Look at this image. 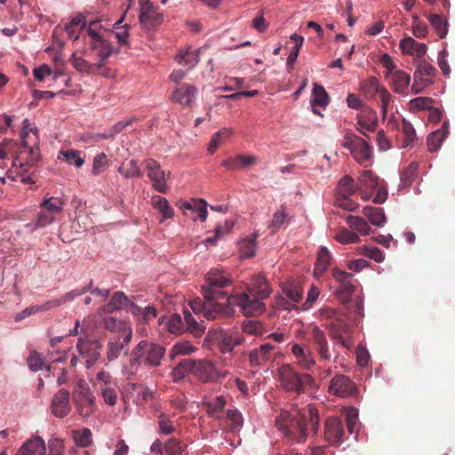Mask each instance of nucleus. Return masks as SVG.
<instances>
[{
    "label": "nucleus",
    "mask_w": 455,
    "mask_h": 455,
    "mask_svg": "<svg viewBox=\"0 0 455 455\" xmlns=\"http://www.w3.org/2000/svg\"><path fill=\"white\" fill-rule=\"evenodd\" d=\"M377 116L374 112L367 111L358 116L357 131L366 136L368 132L375 130L377 125Z\"/></svg>",
    "instance_id": "28"
},
{
    "label": "nucleus",
    "mask_w": 455,
    "mask_h": 455,
    "mask_svg": "<svg viewBox=\"0 0 455 455\" xmlns=\"http://www.w3.org/2000/svg\"><path fill=\"white\" fill-rule=\"evenodd\" d=\"M433 104V100L428 97H418L409 101L410 110L416 112L430 108Z\"/></svg>",
    "instance_id": "63"
},
{
    "label": "nucleus",
    "mask_w": 455,
    "mask_h": 455,
    "mask_svg": "<svg viewBox=\"0 0 455 455\" xmlns=\"http://www.w3.org/2000/svg\"><path fill=\"white\" fill-rule=\"evenodd\" d=\"M247 292L231 295L228 303L235 304L244 315H259L266 307L263 299L269 297L271 289L264 275L259 274L253 276L246 284Z\"/></svg>",
    "instance_id": "3"
},
{
    "label": "nucleus",
    "mask_w": 455,
    "mask_h": 455,
    "mask_svg": "<svg viewBox=\"0 0 455 455\" xmlns=\"http://www.w3.org/2000/svg\"><path fill=\"white\" fill-rule=\"evenodd\" d=\"M257 162V158L252 155H239L235 157H230L222 162V166L227 170L235 171L245 167H249L251 165L255 164Z\"/></svg>",
    "instance_id": "27"
},
{
    "label": "nucleus",
    "mask_w": 455,
    "mask_h": 455,
    "mask_svg": "<svg viewBox=\"0 0 455 455\" xmlns=\"http://www.w3.org/2000/svg\"><path fill=\"white\" fill-rule=\"evenodd\" d=\"M234 227V222L231 220H226L223 225H219L215 228V235L213 237H208L204 240L205 246H212L225 234H228Z\"/></svg>",
    "instance_id": "50"
},
{
    "label": "nucleus",
    "mask_w": 455,
    "mask_h": 455,
    "mask_svg": "<svg viewBox=\"0 0 455 455\" xmlns=\"http://www.w3.org/2000/svg\"><path fill=\"white\" fill-rule=\"evenodd\" d=\"M147 176L152 183V188L159 193H166L168 190L167 180L171 173L166 172L154 159H148L144 163Z\"/></svg>",
    "instance_id": "11"
},
{
    "label": "nucleus",
    "mask_w": 455,
    "mask_h": 455,
    "mask_svg": "<svg viewBox=\"0 0 455 455\" xmlns=\"http://www.w3.org/2000/svg\"><path fill=\"white\" fill-rule=\"evenodd\" d=\"M358 180L362 188H377L379 187V178L370 170H365L360 174Z\"/></svg>",
    "instance_id": "55"
},
{
    "label": "nucleus",
    "mask_w": 455,
    "mask_h": 455,
    "mask_svg": "<svg viewBox=\"0 0 455 455\" xmlns=\"http://www.w3.org/2000/svg\"><path fill=\"white\" fill-rule=\"evenodd\" d=\"M311 337L320 359L330 361L331 354L324 331L318 326H314L311 331Z\"/></svg>",
    "instance_id": "18"
},
{
    "label": "nucleus",
    "mask_w": 455,
    "mask_h": 455,
    "mask_svg": "<svg viewBox=\"0 0 455 455\" xmlns=\"http://www.w3.org/2000/svg\"><path fill=\"white\" fill-rule=\"evenodd\" d=\"M318 411L311 404L303 408L293 406L291 411L282 410L276 417L275 425L289 439L299 443L318 428Z\"/></svg>",
    "instance_id": "2"
},
{
    "label": "nucleus",
    "mask_w": 455,
    "mask_h": 455,
    "mask_svg": "<svg viewBox=\"0 0 455 455\" xmlns=\"http://www.w3.org/2000/svg\"><path fill=\"white\" fill-rule=\"evenodd\" d=\"M233 132L231 129L224 127L220 131L214 133L210 140L209 146H208V152L210 154H213L215 150L218 148V147L221 143L222 138H228L232 135Z\"/></svg>",
    "instance_id": "54"
},
{
    "label": "nucleus",
    "mask_w": 455,
    "mask_h": 455,
    "mask_svg": "<svg viewBox=\"0 0 455 455\" xmlns=\"http://www.w3.org/2000/svg\"><path fill=\"white\" fill-rule=\"evenodd\" d=\"M85 26L86 21L84 16L78 14L73 17L71 20L64 26L63 29L70 39L76 41L79 39L81 30L85 28Z\"/></svg>",
    "instance_id": "31"
},
{
    "label": "nucleus",
    "mask_w": 455,
    "mask_h": 455,
    "mask_svg": "<svg viewBox=\"0 0 455 455\" xmlns=\"http://www.w3.org/2000/svg\"><path fill=\"white\" fill-rule=\"evenodd\" d=\"M256 235H252L239 242V249L243 258H251L255 255Z\"/></svg>",
    "instance_id": "51"
},
{
    "label": "nucleus",
    "mask_w": 455,
    "mask_h": 455,
    "mask_svg": "<svg viewBox=\"0 0 455 455\" xmlns=\"http://www.w3.org/2000/svg\"><path fill=\"white\" fill-rule=\"evenodd\" d=\"M344 414L347 420V427L350 434L357 435L359 431L358 423V411L355 408L350 407L344 410Z\"/></svg>",
    "instance_id": "48"
},
{
    "label": "nucleus",
    "mask_w": 455,
    "mask_h": 455,
    "mask_svg": "<svg viewBox=\"0 0 455 455\" xmlns=\"http://www.w3.org/2000/svg\"><path fill=\"white\" fill-rule=\"evenodd\" d=\"M166 325L168 331L172 334L179 335L185 331V325L180 315H172L169 318Z\"/></svg>",
    "instance_id": "58"
},
{
    "label": "nucleus",
    "mask_w": 455,
    "mask_h": 455,
    "mask_svg": "<svg viewBox=\"0 0 455 455\" xmlns=\"http://www.w3.org/2000/svg\"><path fill=\"white\" fill-rule=\"evenodd\" d=\"M402 132L405 138L403 147H411L416 140V132L413 125L410 122L403 120L402 123Z\"/></svg>",
    "instance_id": "64"
},
{
    "label": "nucleus",
    "mask_w": 455,
    "mask_h": 455,
    "mask_svg": "<svg viewBox=\"0 0 455 455\" xmlns=\"http://www.w3.org/2000/svg\"><path fill=\"white\" fill-rule=\"evenodd\" d=\"M114 32L108 31L103 28L100 21L94 20L89 23L87 28V36L90 38L89 45L92 54L97 60V66L101 68L105 66L108 58L117 53L118 50L110 42L108 36Z\"/></svg>",
    "instance_id": "5"
},
{
    "label": "nucleus",
    "mask_w": 455,
    "mask_h": 455,
    "mask_svg": "<svg viewBox=\"0 0 455 455\" xmlns=\"http://www.w3.org/2000/svg\"><path fill=\"white\" fill-rule=\"evenodd\" d=\"M276 378L286 391L300 394L315 388V381L311 375L299 372L291 364L279 367Z\"/></svg>",
    "instance_id": "6"
},
{
    "label": "nucleus",
    "mask_w": 455,
    "mask_h": 455,
    "mask_svg": "<svg viewBox=\"0 0 455 455\" xmlns=\"http://www.w3.org/2000/svg\"><path fill=\"white\" fill-rule=\"evenodd\" d=\"M163 20V13L159 12L154 5L148 7L147 12H144V10L140 11V21L146 28H150L158 26Z\"/></svg>",
    "instance_id": "32"
},
{
    "label": "nucleus",
    "mask_w": 455,
    "mask_h": 455,
    "mask_svg": "<svg viewBox=\"0 0 455 455\" xmlns=\"http://www.w3.org/2000/svg\"><path fill=\"white\" fill-rule=\"evenodd\" d=\"M23 127L20 132L21 144L18 146L12 140H5L0 146V159L6 158L13 153H28L29 155V162L35 163L39 159V137L37 129L33 127L28 119H24Z\"/></svg>",
    "instance_id": "4"
},
{
    "label": "nucleus",
    "mask_w": 455,
    "mask_h": 455,
    "mask_svg": "<svg viewBox=\"0 0 455 455\" xmlns=\"http://www.w3.org/2000/svg\"><path fill=\"white\" fill-rule=\"evenodd\" d=\"M69 393L66 389H60L52 400V413L57 418L66 417L71 411Z\"/></svg>",
    "instance_id": "17"
},
{
    "label": "nucleus",
    "mask_w": 455,
    "mask_h": 455,
    "mask_svg": "<svg viewBox=\"0 0 455 455\" xmlns=\"http://www.w3.org/2000/svg\"><path fill=\"white\" fill-rule=\"evenodd\" d=\"M414 73L432 78L436 75V69L433 65L421 58L416 61V70Z\"/></svg>",
    "instance_id": "60"
},
{
    "label": "nucleus",
    "mask_w": 455,
    "mask_h": 455,
    "mask_svg": "<svg viewBox=\"0 0 455 455\" xmlns=\"http://www.w3.org/2000/svg\"><path fill=\"white\" fill-rule=\"evenodd\" d=\"M100 324L106 330L117 334V337L122 338L125 344L130 343L132 338V330L126 321L115 316H106L100 319Z\"/></svg>",
    "instance_id": "12"
},
{
    "label": "nucleus",
    "mask_w": 455,
    "mask_h": 455,
    "mask_svg": "<svg viewBox=\"0 0 455 455\" xmlns=\"http://www.w3.org/2000/svg\"><path fill=\"white\" fill-rule=\"evenodd\" d=\"M179 366H181V369L184 370L186 375L189 372H197V371L201 369H206L208 363L206 362H195L192 359H183L179 363Z\"/></svg>",
    "instance_id": "62"
},
{
    "label": "nucleus",
    "mask_w": 455,
    "mask_h": 455,
    "mask_svg": "<svg viewBox=\"0 0 455 455\" xmlns=\"http://www.w3.org/2000/svg\"><path fill=\"white\" fill-rule=\"evenodd\" d=\"M151 202L152 205L162 213L163 219H170L173 216V210L164 197L155 196Z\"/></svg>",
    "instance_id": "46"
},
{
    "label": "nucleus",
    "mask_w": 455,
    "mask_h": 455,
    "mask_svg": "<svg viewBox=\"0 0 455 455\" xmlns=\"http://www.w3.org/2000/svg\"><path fill=\"white\" fill-rule=\"evenodd\" d=\"M355 390L354 384L345 375H336L330 383L329 391L331 394L346 397L353 394Z\"/></svg>",
    "instance_id": "20"
},
{
    "label": "nucleus",
    "mask_w": 455,
    "mask_h": 455,
    "mask_svg": "<svg viewBox=\"0 0 455 455\" xmlns=\"http://www.w3.org/2000/svg\"><path fill=\"white\" fill-rule=\"evenodd\" d=\"M329 103V96L325 89L315 83L312 91L311 106H319L325 108Z\"/></svg>",
    "instance_id": "44"
},
{
    "label": "nucleus",
    "mask_w": 455,
    "mask_h": 455,
    "mask_svg": "<svg viewBox=\"0 0 455 455\" xmlns=\"http://www.w3.org/2000/svg\"><path fill=\"white\" fill-rule=\"evenodd\" d=\"M117 172L124 179L140 178L142 175V172L138 165V162L135 159L123 162Z\"/></svg>",
    "instance_id": "36"
},
{
    "label": "nucleus",
    "mask_w": 455,
    "mask_h": 455,
    "mask_svg": "<svg viewBox=\"0 0 455 455\" xmlns=\"http://www.w3.org/2000/svg\"><path fill=\"white\" fill-rule=\"evenodd\" d=\"M428 21L441 38H444L448 33V21L439 14L428 16Z\"/></svg>",
    "instance_id": "49"
},
{
    "label": "nucleus",
    "mask_w": 455,
    "mask_h": 455,
    "mask_svg": "<svg viewBox=\"0 0 455 455\" xmlns=\"http://www.w3.org/2000/svg\"><path fill=\"white\" fill-rule=\"evenodd\" d=\"M41 208L56 215L62 212L63 202L58 197H51L44 200L41 204Z\"/></svg>",
    "instance_id": "59"
},
{
    "label": "nucleus",
    "mask_w": 455,
    "mask_h": 455,
    "mask_svg": "<svg viewBox=\"0 0 455 455\" xmlns=\"http://www.w3.org/2000/svg\"><path fill=\"white\" fill-rule=\"evenodd\" d=\"M331 253L324 246L321 247L315 262L314 275L315 277H320L322 274L327 269L331 263Z\"/></svg>",
    "instance_id": "38"
},
{
    "label": "nucleus",
    "mask_w": 455,
    "mask_h": 455,
    "mask_svg": "<svg viewBox=\"0 0 455 455\" xmlns=\"http://www.w3.org/2000/svg\"><path fill=\"white\" fill-rule=\"evenodd\" d=\"M102 346L97 340L78 339L76 349L79 355L85 359L87 368H91L100 358Z\"/></svg>",
    "instance_id": "14"
},
{
    "label": "nucleus",
    "mask_w": 455,
    "mask_h": 455,
    "mask_svg": "<svg viewBox=\"0 0 455 455\" xmlns=\"http://www.w3.org/2000/svg\"><path fill=\"white\" fill-rule=\"evenodd\" d=\"M434 84L432 78L427 77L425 76L419 75L417 73L413 74V84L411 85V92L415 94L421 92L425 88Z\"/></svg>",
    "instance_id": "57"
},
{
    "label": "nucleus",
    "mask_w": 455,
    "mask_h": 455,
    "mask_svg": "<svg viewBox=\"0 0 455 455\" xmlns=\"http://www.w3.org/2000/svg\"><path fill=\"white\" fill-rule=\"evenodd\" d=\"M225 403L226 401L222 395L216 396L212 400H204V402L207 414L216 419H222L225 416V412H223Z\"/></svg>",
    "instance_id": "34"
},
{
    "label": "nucleus",
    "mask_w": 455,
    "mask_h": 455,
    "mask_svg": "<svg viewBox=\"0 0 455 455\" xmlns=\"http://www.w3.org/2000/svg\"><path fill=\"white\" fill-rule=\"evenodd\" d=\"M230 283V277L227 273L220 269H212L205 276V284L202 286L204 300L197 299L189 303L193 312L198 315H202L207 320L232 316L235 304L228 303V298L224 304L219 301L226 297V293L220 289Z\"/></svg>",
    "instance_id": "1"
},
{
    "label": "nucleus",
    "mask_w": 455,
    "mask_h": 455,
    "mask_svg": "<svg viewBox=\"0 0 455 455\" xmlns=\"http://www.w3.org/2000/svg\"><path fill=\"white\" fill-rule=\"evenodd\" d=\"M130 304H134L123 291H116L109 302L99 308V315L110 314L126 308L130 311Z\"/></svg>",
    "instance_id": "19"
},
{
    "label": "nucleus",
    "mask_w": 455,
    "mask_h": 455,
    "mask_svg": "<svg viewBox=\"0 0 455 455\" xmlns=\"http://www.w3.org/2000/svg\"><path fill=\"white\" fill-rule=\"evenodd\" d=\"M46 446L44 439L35 436L27 440L17 451V455H45Z\"/></svg>",
    "instance_id": "23"
},
{
    "label": "nucleus",
    "mask_w": 455,
    "mask_h": 455,
    "mask_svg": "<svg viewBox=\"0 0 455 455\" xmlns=\"http://www.w3.org/2000/svg\"><path fill=\"white\" fill-rule=\"evenodd\" d=\"M184 319L187 324L185 330L191 332L196 337L203 335L205 327L202 323H199L189 311H184Z\"/></svg>",
    "instance_id": "45"
},
{
    "label": "nucleus",
    "mask_w": 455,
    "mask_h": 455,
    "mask_svg": "<svg viewBox=\"0 0 455 455\" xmlns=\"http://www.w3.org/2000/svg\"><path fill=\"white\" fill-rule=\"evenodd\" d=\"M130 312L142 323H148L157 316V309L152 306L140 307L135 303L130 304Z\"/></svg>",
    "instance_id": "29"
},
{
    "label": "nucleus",
    "mask_w": 455,
    "mask_h": 455,
    "mask_svg": "<svg viewBox=\"0 0 455 455\" xmlns=\"http://www.w3.org/2000/svg\"><path fill=\"white\" fill-rule=\"evenodd\" d=\"M344 429L342 422L338 418H330L325 422L324 435L325 439L332 444H340Z\"/></svg>",
    "instance_id": "22"
},
{
    "label": "nucleus",
    "mask_w": 455,
    "mask_h": 455,
    "mask_svg": "<svg viewBox=\"0 0 455 455\" xmlns=\"http://www.w3.org/2000/svg\"><path fill=\"white\" fill-rule=\"evenodd\" d=\"M332 275L339 283L335 291L336 297L339 300L347 302L355 291V284L352 282L353 275L343 270L333 269Z\"/></svg>",
    "instance_id": "13"
},
{
    "label": "nucleus",
    "mask_w": 455,
    "mask_h": 455,
    "mask_svg": "<svg viewBox=\"0 0 455 455\" xmlns=\"http://www.w3.org/2000/svg\"><path fill=\"white\" fill-rule=\"evenodd\" d=\"M226 419L230 422V430L238 432L243 425L242 414L237 409H229L225 412Z\"/></svg>",
    "instance_id": "52"
},
{
    "label": "nucleus",
    "mask_w": 455,
    "mask_h": 455,
    "mask_svg": "<svg viewBox=\"0 0 455 455\" xmlns=\"http://www.w3.org/2000/svg\"><path fill=\"white\" fill-rule=\"evenodd\" d=\"M220 352L223 355V364L225 366H234L232 357L233 350L235 347L244 344L245 339L242 333L235 331L220 330L216 333V338Z\"/></svg>",
    "instance_id": "8"
},
{
    "label": "nucleus",
    "mask_w": 455,
    "mask_h": 455,
    "mask_svg": "<svg viewBox=\"0 0 455 455\" xmlns=\"http://www.w3.org/2000/svg\"><path fill=\"white\" fill-rule=\"evenodd\" d=\"M72 400L78 414L89 418L96 411L95 396L84 380L78 381L72 393Z\"/></svg>",
    "instance_id": "7"
},
{
    "label": "nucleus",
    "mask_w": 455,
    "mask_h": 455,
    "mask_svg": "<svg viewBox=\"0 0 455 455\" xmlns=\"http://www.w3.org/2000/svg\"><path fill=\"white\" fill-rule=\"evenodd\" d=\"M69 60L73 68L81 73L95 74L101 68L97 66V62L92 63L83 57H78L76 53H73Z\"/></svg>",
    "instance_id": "33"
},
{
    "label": "nucleus",
    "mask_w": 455,
    "mask_h": 455,
    "mask_svg": "<svg viewBox=\"0 0 455 455\" xmlns=\"http://www.w3.org/2000/svg\"><path fill=\"white\" fill-rule=\"evenodd\" d=\"M291 351L295 358V363L305 371H311L316 361L311 348L307 344L293 343Z\"/></svg>",
    "instance_id": "15"
},
{
    "label": "nucleus",
    "mask_w": 455,
    "mask_h": 455,
    "mask_svg": "<svg viewBox=\"0 0 455 455\" xmlns=\"http://www.w3.org/2000/svg\"><path fill=\"white\" fill-rule=\"evenodd\" d=\"M399 46L403 53L414 56L419 60L423 58L427 50V44L423 43H418L411 36L401 40Z\"/></svg>",
    "instance_id": "24"
},
{
    "label": "nucleus",
    "mask_w": 455,
    "mask_h": 455,
    "mask_svg": "<svg viewBox=\"0 0 455 455\" xmlns=\"http://www.w3.org/2000/svg\"><path fill=\"white\" fill-rule=\"evenodd\" d=\"M334 237L341 244L357 243L360 241L358 234L345 228H341Z\"/></svg>",
    "instance_id": "56"
},
{
    "label": "nucleus",
    "mask_w": 455,
    "mask_h": 455,
    "mask_svg": "<svg viewBox=\"0 0 455 455\" xmlns=\"http://www.w3.org/2000/svg\"><path fill=\"white\" fill-rule=\"evenodd\" d=\"M386 78L397 93H404L411 82V76L401 69L390 72L389 75H386Z\"/></svg>",
    "instance_id": "26"
},
{
    "label": "nucleus",
    "mask_w": 455,
    "mask_h": 455,
    "mask_svg": "<svg viewBox=\"0 0 455 455\" xmlns=\"http://www.w3.org/2000/svg\"><path fill=\"white\" fill-rule=\"evenodd\" d=\"M134 347L135 354L140 355L143 363L150 367L159 366L165 354L163 346L148 340H141Z\"/></svg>",
    "instance_id": "9"
},
{
    "label": "nucleus",
    "mask_w": 455,
    "mask_h": 455,
    "mask_svg": "<svg viewBox=\"0 0 455 455\" xmlns=\"http://www.w3.org/2000/svg\"><path fill=\"white\" fill-rule=\"evenodd\" d=\"M197 88L192 84H181L177 87L172 95V100L182 106H190L196 100Z\"/></svg>",
    "instance_id": "21"
},
{
    "label": "nucleus",
    "mask_w": 455,
    "mask_h": 455,
    "mask_svg": "<svg viewBox=\"0 0 455 455\" xmlns=\"http://www.w3.org/2000/svg\"><path fill=\"white\" fill-rule=\"evenodd\" d=\"M87 291H88V287H84L81 291L74 290V291H68L59 299H54L47 301L45 307L46 308L57 307L60 306L61 304H65V303L74 300L76 297H79Z\"/></svg>",
    "instance_id": "41"
},
{
    "label": "nucleus",
    "mask_w": 455,
    "mask_h": 455,
    "mask_svg": "<svg viewBox=\"0 0 455 455\" xmlns=\"http://www.w3.org/2000/svg\"><path fill=\"white\" fill-rule=\"evenodd\" d=\"M274 346L269 343L261 345L248 353L249 362L251 366H259L270 359Z\"/></svg>",
    "instance_id": "25"
},
{
    "label": "nucleus",
    "mask_w": 455,
    "mask_h": 455,
    "mask_svg": "<svg viewBox=\"0 0 455 455\" xmlns=\"http://www.w3.org/2000/svg\"><path fill=\"white\" fill-rule=\"evenodd\" d=\"M108 158L105 153H100L93 158L92 173L99 175L105 172L108 167Z\"/></svg>",
    "instance_id": "61"
},
{
    "label": "nucleus",
    "mask_w": 455,
    "mask_h": 455,
    "mask_svg": "<svg viewBox=\"0 0 455 455\" xmlns=\"http://www.w3.org/2000/svg\"><path fill=\"white\" fill-rule=\"evenodd\" d=\"M449 133V124L444 122L441 127L427 136V148L430 152L437 151L442 145V142Z\"/></svg>",
    "instance_id": "30"
},
{
    "label": "nucleus",
    "mask_w": 455,
    "mask_h": 455,
    "mask_svg": "<svg viewBox=\"0 0 455 455\" xmlns=\"http://www.w3.org/2000/svg\"><path fill=\"white\" fill-rule=\"evenodd\" d=\"M175 60L179 65L187 67L188 69L193 68L199 61L197 52H192L189 49L180 50Z\"/></svg>",
    "instance_id": "37"
},
{
    "label": "nucleus",
    "mask_w": 455,
    "mask_h": 455,
    "mask_svg": "<svg viewBox=\"0 0 455 455\" xmlns=\"http://www.w3.org/2000/svg\"><path fill=\"white\" fill-rule=\"evenodd\" d=\"M337 188L340 197H349L357 190V186L354 179L347 175L339 180Z\"/></svg>",
    "instance_id": "43"
},
{
    "label": "nucleus",
    "mask_w": 455,
    "mask_h": 455,
    "mask_svg": "<svg viewBox=\"0 0 455 455\" xmlns=\"http://www.w3.org/2000/svg\"><path fill=\"white\" fill-rule=\"evenodd\" d=\"M143 361L140 355L135 354V347L132 350L131 358L128 363L124 364L122 368V373L127 378L133 377L137 374L141 367Z\"/></svg>",
    "instance_id": "40"
},
{
    "label": "nucleus",
    "mask_w": 455,
    "mask_h": 455,
    "mask_svg": "<svg viewBox=\"0 0 455 455\" xmlns=\"http://www.w3.org/2000/svg\"><path fill=\"white\" fill-rule=\"evenodd\" d=\"M196 347L188 340L177 342L170 352V357L174 359L177 355H187L196 352Z\"/></svg>",
    "instance_id": "47"
},
{
    "label": "nucleus",
    "mask_w": 455,
    "mask_h": 455,
    "mask_svg": "<svg viewBox=\"0 0 455 455\" xmlns=\"http://www.w3.org/2000/svg\"><path fill=\"white\" fill-rule=\"evenodd\" d=\"M363 213L373 226L382 227L387 222L382 208L366 206L363 208Z\"/></svg>",
    "instance_id": "35"
},
{
    "label": "nucleus",
    "mask_w": 455,
    "mask_h": 455,
    "mask_svg": "<svg viewBox=\"0 0 455 455\" xmlns=\"http://www.w3.org/2000/svg\"><path fill=\"white\" fill-rule=\"evenodd\" d=\"M329 335L339 342L342 347L350 348L353 345L352 339L348 336L349 326L340 318H335L328 323Z\"/></svg>",
    "instance_id": "16"
},
{
    "label": "nucleus",
    "mask_w": 455,
    "mask_h": 455,
    "mask_svg": "<svg viewBox=\"0 0 455 455\" xmlns=\"http://www.w3.org/2000/svg\"><path fill=\"white\" fill-rule=\"evenodd\" d=\"M92 431L89 428L74 430L72 432V436L76 444L81 447H88L92 443Z\"/></svg>",
    "instance_id": "53"
},
{
    "label": "nucleus",
    "mask_w": 455,
    "mask_h": 455,
    "mask_svg": "<svg viewBox=\"0 0 455 455\" xmlns=\"http://www.w3.org/2000/svg\"><path fill=\"white\" fill-rule=\"evenodd\" d=\"M347 223L351 229L355 230L357 232L356 234L361 235H369L371 229L368 222L358 216H348L347 218Z\"/></svg>",
    "instance_id": "42"
},
{
    "label": "nucleus",
    "mask_w": 455,
    "mask_h": 455,
    "mask_svg": "<svg viewBox=\"0 0 455 455\" xmlns=\"http://www.w3.org/2000/svg\"><path fill=\"white\" fill-rule=\"evenodd\" d=\"M122 338L116 337L112 338L108 340L107 346V358L108 361H114L117 359L122 354L124 348L128 344L124 342V339L121 340Z\"/></svg>",
    "instance_id": "39"
},
{
    "label": "nucleus",
    "mask_w": 455,
    "mask_h": 455,
    "mask_svg": "<svg viewBox=\"0 0 455 455\" xmlns=\"http://www.w3.org/2000/svg\"><path fill=\"white\" fill-rule=\"evenodd\" d=\"M342 146L347 148L354 159L362 164L365 161H369L372 157V148L363 139L352 134L347 133L344 137Z\"/></svg>",
    "instance_id": "10"
}]
</instances>
